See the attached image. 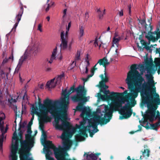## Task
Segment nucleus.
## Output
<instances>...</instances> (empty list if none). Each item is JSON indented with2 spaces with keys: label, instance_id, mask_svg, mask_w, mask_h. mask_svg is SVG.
<instances>
[{
  "label": "nucleus",
  "instance_id": "obj_1",
  "mask_svg": "<svg viewBox=\"0 0 160 160\" xmlns=\"http://www.w3.org/2000/svg\"><path fill=\"white\" fill-rule=\"evenodd\" d=\"M38 105L40 112L37 111L38 107L33 108L32 113L38 114L40 118L43 122H48L50 120L48 116L49 112L54 118L55 123L53 124L57 130H63V132L60 138L62 141L64 148L66 150L70 148L72 142L69 139L72 137V134L68 130H65L64 128L69 129L70 127L69 122L66 121L67 119V113L68 105V100L65 102L64 99L59 100L53 101L48 98L46 99L43 102L44 104L42 103L41 99L38 98Z\"/></svg>",
  "mask_w": 160,
  "mask_h": 160
},
{
  "label": "nucleus",
  "instance_id": "obj_2",
  "mask_svg": "<svg viewBox=\"0 0 160 160\" xmlns=\"http://www.w3.org/2000/svg\"><path fill=\"white\" fill-rule=\"evenodd\" d=\"M152 90V93H150V89L145 90L144 94L145 96H142V103L147 104L148 110L144 114L150 122H152L154 120L158 119L160 121V113L157 110L158 105H160V98L159 95L156 92V88L154 87Z\"/></svg>",
  "mask_w": 160,
  "mask_h": 160
},
{
  "label": "nucleus",
  "instance_id": "obj_3",
  "mask_svg": "<svg viewBox=\"0 0 160 160\" xmlns=\"http://www.w3.org/2000/svg\"><path fill=\"white\" fill-rule=\"evenodd\" d=\"M137 65L132 64L131 67V70L127 73V78L126 79V83L128 86H134L138 89H141L145 90L149 89L148 86V84L151 85L152 87H154L153 77L151 74L146 75V76L148 81V83H146L144 78L137 70ZM130 86H129V87Z\"/></svg>",
  "mask_w": 160,
  "mask_h": 160
},
{
  "label": "nucleus",
  "instance_id": "obj_4",
  "mask_svg": "<svg viewBox=\"0 0 160 160\" xmlns=\"http://www.w3.org/2000/svg\"><path fill=\"white\" fill-rule=\"evenodd\" d=\"M74 85L71 87L70 89L67 92V90H62V95L63 96L61 98V100L64 99L65 102L68 100L69 104V98L70 95L73 92L76 91L77 94L72 97V99L74 102H80L76 107L75 111H81L86 110V108L83 106L84 103L87 101L86 95L87 90L84 86H79L77 88H75Z\"/></svg>",
  "mask_w": 160,
  "mask_h": 160
},
{
  "label": "nucleus",
  "instance_id": "obj_5",
  "mask_svg": "<svg viewBox=\"0 0 160 160\" xmlns=\"http://www.w3.org/2000/svg\"><path fill=\"white\" fill-rule=\"evenodd\" d=\"M128 86V88L129 89L131 92L128 93V90H126L123 92L121 93L117 92L114 98H117L118 99L119 102L122 103V106L123 104L125 103V102L130 105L131 103H136L135 98H136L138 95L139 92H144V90L138 89V88L134 87V86Z\"/></svg>",
  "mask_w": 160,
  "mask_h": 160
},
{
  "label": "nucleus",
  "instance_id": "obj_6",
  "mask_svg": "<svg viewBox=\"0 0 160 160\" xmlns=\"http://www.w3.org/2000/svg\"><path fill=\"white\" fill-rule=\"evenodd\" d=\"M46 145L47 146V148L52 149L53 150L55 157L57 160H76L73 158L71 159L70 158H66V156L68 155V154L66 151L62 152L61 150L57 148L53 144L52 142L48 141L46 142ZM46 158L48 160H54V158L51 157L48 158V155H46Z\"/></svg>",
  "mask_w": 160,
  "mask_h": 160
},
{
  "label": "nucleus",
  "instance_id": "obj_7",
  "mask_svg": "<svg viewBox=\"0 0 160 160\" xmlns=\"http://www.w3.org/2000/svg\"><path fill=\"white\" fill-rule=\"evenodd\" d=\"M114 98L115 99L112 98V100H111L112 104V105H110V108L107 106L105 107L104 118H108V119H106L107 121L105 123L109 122L111 119L113 111H118L120 108H122L123 107L122 106V103L119 102L118 98Z\"/></svg>",
  "mask_w": 160,
  "mask_h": 160
},
{
  "label": "nucleus",
  "instance_id": "obj_8",
  "mask_svg": "<svg viewBox=\"0 0 160 160\" xmlns=\"http://www.w3.org/2000/svg\"><path fill=\"white\" fill-rule=\"evenodd\" d=\"M27 132L28 134L25 135L26 140L20 141L21 148L23 151L29 150L33 147L34 143V138L31 135L32 133L31 128L27 127Z\"/></svg>",
  "mask_w": 160,
  "mask_h": 160
},
{
  "label": "nucleus",
  "instance_id": "obj_9",
  "mask_svg": "<svg viewBox=\"0 0 160 160\" xmlns=\"http://www.w3.org/2000/svg\"><path fill=\"white\" fill-rule=\"evenodd\" d=\"M108 119L104 118H101L100 116H96L94 117L92 119L89 120L88 121V128L92 127L93 128L92 130L93 132L96 133L98 131L97 126L98 124L101 125L107 124L108 122H105L107 121L106 119Z\"/></svg>",
  "mask_w": 160,
  "mask_h": 160
},
{
  "label": "nucleus",
  "instance_id": "obj_10",
  "mask_svg": "<svg viewBox=\"0 0 160 160\" xmlns=\"http://www.w3.org/2000/svg\"><path fill=\"white\" fill-rule=\"evenodd\" d=\"M147 26L146 25L145 26V30L148 32V33L146 32H143L147 34L145 36L146 38H148L149 40L151 39L152 41V42L158 41L159 38L160 39V29L159 28H157L156 30L152 32H151L152 29V27L148 26L149 28H147Z\"/></svg>",
  "mask_w": 160,
  "mask_h": 160
},
{
  "label": "nucleus",
  "instance_id": "obj_11",
  "mask_svg": "<svg viewBox=\"0 0 160 160\" xmlns=\"http://www.w3.org/2000/svg\"><path fill=\"white\" fill-rule=\"evenodd\" d=\"M76 129H79V133L76 134L75 136V139L77 141H81L84 140L85 138L83 136L86 137L88 136V134L86 133V131L87 130L89 133V136L91 137H92L95 132H92L90 128H87V127H85L84 129L81 128L80 126L76 124Z\"/></svg>",
  "mask_w": 160,
  "mask_h": 160
},
{
  "label": "nucleus",
  "instance_id": "obj_12",
  "mask_svg": "<svg viewBox=\"0 0 160 160\" xmlns=\"http://www.w3.org/2000/svg\"><path fill=\"white\" fill-rule=\"evenodd\" d=\"M137 103H131V105H129L128 104H125V105L123 106L121 108V114L122 115V116L120 117V119H127L131 117L132 114V110L131 108L134 107L136 104Z\"/></svg>",
  "mask_w": 160,
  "mask_h": 160
},
{
  "label": "nucleus",
  "instance_id": "obj_13",
  "mask_svg": "<svg viewBox=\"0 0 160 160\" xmlns=\"http://www.w3.org/2000/svg\"><path fill=\"white\" fill-rule=\"evenodd\" d=\"M100 91L101 92H102L104 95H102L100 93H98V98H100L103 101L112 100V99L114 98L117 92H111L110 94L108 95V94L110 93L109 90H105L102 89H100Z\"/></svg>",
  "mask_w": 160,
  "mask_h": 160
},
{
  "label": "nucleus",
  "instance_id": "obj_14",
  "mask_svg": "<svg viewBox=\"0 0 160 160\" xmlns=\"http://www.w3.org/2000/svg\"><path fill=\"white\" fill-rule=\"evenodd\" d=\"M30 57V54L28 52L27 50H26L23 55L21 57L19 60L18 63L15 70L16 72H18L23 62Z\"/></svg>",
  "mask_w": 160,
  "mask_h": 160
},
{
  "label": "nucleus",
  "instance_id": "obj_15",
  "mask_svg": "<svg viewBox=\"0 0 160 160\" xmlns=\"http://www.w3.org/2000/svg\"><path fill=\"white\" fill-rule=\"evenodd\" d=\"M98 63H99L100 66L102 65L103 67L106 68V65H108L109 64V62H108L106 57H104L102 59H100L98 62L94 66L93 68L91 69V72L92 74L94 75L95 71L97 69V68L96 67Z\"/></svg>",
  "mask_w": 160,
  "mask_h": 160
},
{
  "label": "nucleus",
  "instance_id": "obj_16",
  "mask_svg": "<svg viewBox=\"0 0 160 160\" xmlns=\"http://www.w3.org/2000/svg\"><path fill=\"white\" fill-rule=\"evenodd\" d=\"M100 155H101V153L100 152L96 153L95 154L92 153L89 154V152L87 153H85L84 154V156L86 157L87 160H96Z\"/></svg>",
  "mask_w": 160,
  "mask_h": 160
},
{
  "label": "nucleus",
  "instance_id": "obj_17",
  "mask_svg": "<svg viewBox=\"0 0 160 160\" xmlns=\"http://www.w3.org/2000/svg\"><path fill=\"white\" fill-rule=\"evenodd\" d=\"M152 58L149 60L148 58H147L145 60V63L146 66L148 73H150L151 71L153 69L152 67Z\"/></svg>",
  "mask_w": 160,
  "mask_h": 160
},
{
  "label": "nucleus",
  "instance_id": "obj_18",
  "mask_svg": "<svg viewBox=\"0 0 160 160\" xmlns=\"http://www.w3.org/2000/svg\"><path fill=\"white\" fill-rule=\"evenodd\" d=\"M67 36L64 38V34L63 32H62L61 33V43L60 44L61 49H66L67 46V41L66 38Z\"/></svg>",
  "mask_w": 160,
  "mask_h": 160
},
{
  "label": "nucleus",
  "instance_id": "obj_19",
  "mask_svg": "<svg viewBox=\"0 0 160 160\" xmlns=\"http://www.w3.org/2000/svg\"><path fill=\"white\" fill-rule=\"evenodd\" d=\"M105 77H104L103 74H102L100 75V77L101 78L102 81L99 82V85H102L108 82L109 81L107 75V73L105 72L104 73Z\"/></svg>",
  "mask_w": 160,
  "mask_h": 160
},
{
  "label": "nucleus",
  "instance_id": "obj_20",
  "mask_svg": "<svg viewBox=\"0 0 160 160\" xmlns=\"http://www.w3.org/2000/svg\"><path fill=\"white\" fill-rule=\"evenodd\" d=\"M22 17V16L19 15H17L15 19L16 20V22L15 23V24L14 25V26L12 28V30H14L15 31V29L17 27V26L18 25V24L19 23V22L21 20V18Z\"/></svg>",
  "mask_w": 160,
  "mask_h": 160
},
{
  "label": "nucleus",
  "instance_id": "obj_21",
  "mask_svg": "<svg viewBox=\"0 0 160 160\" xmlns=\"http://www.w3.org/2000/svg\"><path fill=\"white\" fill-rule=\"evenodd\" d=\"M143 117L144 118V120L143 121L142 123L143 124L145 123H147L145 126H144L143 125H142V126L146 128L147 129H150V127L149 126V124L150 123L148 122V119L147 117L145 116L144 114L143 115Z\"/></svg>",
  "mask_w": 160,
  "mask_h": 160
},
{
  "label": "nucleus",
  "instance_id": "obj_22",
  "mask_svg": "<svg viewBox=\"0 0 160 160\" xmlns=\"http://www.w3.org/2000/svg\"><path fill=\"white\" fill-rule=\"evenodd\" d=\"M150 126V129H151L154 130H157V128L159 125H160V121H158V122L155 124H149Z\"/></svg>",
  "mask_w": 160,
  "mask_h": 160
},
{
  "label": "nucleus",
  "instance_id": "obj_23",
  "mask_svg": "<svg viewBox=\"0 0 160 160\" xmlns=\"http://www.w3.org/2000/svg\"><path fill=\"white\" fill-rule=\"evenodd\" d=\"M57 52V47L55 48L54 49L53 51L52 52V54L51 57L50 58V60L49 61V63H51L53 60L55 59L56 58V55Z\"/></svg>",
  "mask_w": 160,
  "mask_h": 160
},
{
  "label": "nucleus",
  "instance_id": "obj_24",
  "mask_svg": "<svg viewBox=\"0 0 160 160\" xmlns=\"http://www.w3.org/2000/svg\"><path fill=\"white\" fill-rule=\"evenodd\" d=\"M106 10L104 9L102 12L100 10V9H98L97 12L98 13V16L99 19H102L103 17V16L105 13Z\"/></svg>",
  "mask_w": 160,
  "mask_h": 160
},
{
  "label": "nucleus",
  "instance_id": "obj_25",
  "mask_svg": "<svg viewBox=\"0 0 160 160\" xmlns=\"http://www.w3.org/2000/svg\"><path fill=\"white\" fill-rule=\"evenodd\" d=\"M18 147L14 145L12 141V146L11 151L12 154H16L18 149Z\"/></svg>",
  "mask_w": 160,
  "mask_h": 160
},
{
  "label": "nucleus",
  "instance_id": "obj_26",
  "mask_svg": "<svg viewBox=\"0 0 160 160\" xmlns=\"http://www.w3.org/2000/svg\"><path fill=\"white\" fill-rule=\"evenodd\" d=\"M80 54H81L80 51L78 50L77 51V53L75 55V61H73L72 63V64H73V63H75V65H76V63L75 61L79 60L81 58Z\"/></svg>",
  "mask_w": 160,
  "mask_h": 160
},
{
  "label": "nucleus",
  "instance_id": "obj_27",
  "mask_svg": "<svg viewBox=\"0 0 160 160\" xmlns=\"http://www.w3.org/2000/svg\"><path fill=\"white\" fill-rule=\"evenodd\" d=\"M84 28L82 26H79V38L80 39L84 34Z\"/></svg>",
  "mask_w": 160,
  "mask_h": 160
},
{
  "label": "nucleus",
  "instance_id": "obj_28",
  "mask_svg": "<svg viewBox=\"0 0 160 160\" xmlns=\"http://www.w3.org/2000/svg\"><path fill=\"white\" fill-rule=\"evenodd\" d=\"M142 153L143 156L144 157H148L149 156L150 151L149 150V149H144L143 152L142 151Z\"/></svg>",
  "mask_w": 160,
  "mask_h": 160
},
{
  "label": "nucleus",
  "instance_id": "obj_29",
  "mask_svg": "<svg viewBox=\"0 0 160 160\" xmlns=\"http://www.w3.org/2000/svg\"><path fill=\"white\" fill-rule=\"evenodd\" d=\"M121 39V38L120 37H118L117 38L114 37L113 38V43L116 44V45L118 46V42Z\"/></svg>",
  "mask_w": 160,
  "mask_h": 160
},
{
  "label": "nucleus",
  "instance_id": "obj_30",
  "mask_svg": "<svg viewBox=\"0 0 160 160\" xmlns=\"http://www.w3.org/2000/svg\"><path fill=\"white\" fill-rule=\"evenodd\" d=\"M40 120L39 121V128L42 131V132H44V123H43L45 122H43L41 120V119L40 118Z\"/></svg>",
  "mask_w": 160,
  "mask_h": 160
},
{
  "label": "nucleus",
  "instance_id": "obj_31",
  "mask_svg": "<svg viewBox=\"0 0 160 160\" xmlns=\"http://www.w3.org/2000/svg\"><path fill=\"white\" fill-rule=\"evenodd\" d=\"M28 157L27 155L25 154H20V160H33L31 158L28 159Z\"/></svg>",
  "mask_w": 160,
  "mask_h": 160
},
{
  "label": "nucleus",
  "instance_id": "obj_32",
  "mask_svg": "<svg viewBox=\"0 0 160 160\" xmlns=\"http://www.w3.org/2000/svg\"><path fill=\"white\" fill-rule=\"evenodd\" d=\"M50 1V0H47V4L48 6L45 9V10L47 12L49 10V8L52 6L54 3V2L52 1L50 3H49Z\"/></svg>",
  "mask_w": 160,
  "mask_h": 160
},
{
  "label": "nucleus",
  "instance_id": "obj_33",
  "mask_svg": "<svg viewBox=\"0 0 160 160\" xmlns=\"http://www.w3.org/2000/svg\"><path fill=\"white\" fill-rule=\"evenodd\" d=\"M86 118H83V121L80 122V125H79L80 126L81 128L84 129V127H85L84 126V125L85 124L86 122ZM88 126H86V127H87V128H88Z\"/></svg>",
  "mask_w": 160,
  "mask_h": 160
},
{
  "label": "nucleus",
  "instance_id": "obj_34",
  "mask_svg": "<svg viewBox=\"0 0 160 160\" xmlns=\"http://www.w3.org/2000/svg\"><path fill=\"white\" fill-rule=\"evenodd\" d=\"M20 9L18 12V15L22 16L23 12V5L21 2H20Z\"/></svg>",
  "mask_w": 160,
  "mask_h": 160
},
{
  "label": "nucleus",
  "instance_id": "obj_35",
  "mask_svg": "<svg viewBox=\"0 0 160 160\" xmlns=\"http://www.w3.org/2000/svg\"><path fill=\"white\" fill-rule=\"evenodd\" d=\"M154 62L156 66H160V57L155 58Z\"/></svg>",
  "mask_w": 160,
  "mask_h": 160
},
{
  "label": "nucleus",
  "instance_id": "obj_36",
  "mask_svg": "<svg viewBox=\"0 0 160 160\" xmlns=\"http://www.w3.org/2000/svg\"><path fill=\"white\" fill-rule=\"evenodd\" d=\"M5 117H4L3 118L0 119V129L2 132L3 131L4 129V127L3 126V122H2V123L1 121L2 120L4 119Z\"/></svg>",
  "mask_w": 160,
  "mask_h": 160
},
{
  "label": "nucleus",
  "instance_id": "obj_37",
  "mask_svg": "<svg viewBox=\"0 0 160 160\" xmlns=\"http://www.w3.org/2000/svg\"><path fill=\"white\" fill-rule=\"evenodd\" d=\"M98 87L100 89H102L103 90H106L108 88V86L106 85V84L99 85Z\"/></svg>",
  "mask_w": 160,
  "mask_h": 160
},
{
  "label": "nucleus",
  "instance_id": "obj_38",
  "mask_svg": "<svg viewBox=\"0 0 160 160\" xmlns=\"http://www.w3.org/2000/svg\"><path fill=\"white\" fill-rule=\"evenodd\" d=\"M32 50L33 51V53L36 54L38 52V46L34 45L32 48Z\"/></svg>",
  "mask_w": 160,
  "mask_h": 160
},
{
  "label": "nucleus",
  "instance_id": "obj_39",
  "mask_svg": "<svg viewBox=\"0 0 160 160\" xmlns=\"http://www.w3.org/2000/svg\"><path fill=\"white\" fill-rule=\"evenodd\" d=\"M148 25L146 23V25H145V26L147 25V28H149L148 26H152H152L151 25V21H152V17H151L149 18L148 19Z\"/></svg>",
  "mask_w": 160,
  "mask_h": 160
},
{
  "label": "nucleus",
  "instance_id": "obj_40",
  "mask_svg": "<svg viewBox=\"0 0 160 160\" xmlns=\"http://www.w3.org/2000/svg\"><path fill=\"white\" fill-rule=\"evenodd\" d=\"M12 139L15 140H20L18 137V136L17 133L16 132H15L13 134V136L12 138Z\"/></svg>",
  "mask_w": 160,
  "mask_h": 160
},
{
  "label": "nucleus",
  "instance_id": "obj_41",
  "mask_svg": "<svg viewBox=\"0 0 160 160\" xmlns=\"http://www.w3.org/2000/svg\"><path fill=\"white\" fill-rule=\"evenodd\" d=\"M153 47V45H151L150 46H148L147 44L144 46V48L147 50H149L151 51H152V49H151V47Z\"/></svg>",
  "mask_w": 160,
  "mask_h": 160
},
{
  "label": "nucleus",
  "instance_id": "obj_42",
  "mask_svg": "<svg viewBox=\"0 0 160 160\" xmlns=\"http://www.w3.org/2000/svg\"><path fill=\"white\" fill-rule=\"evenodd\" d=\"M51 85V87L52 88H54L55 87V85H54L53 86L52 84V83H51L50 82H49V81H48L47 82L46 84V86L50 88V86Z\"/></svg>",
  "mask_w": 160,
  "mask_h": 160
},
{
  "label": "nucleus",
  "instance_id": "obj_43",
  "mask_svg": "<svg viewBox=\"0 0 160 160\" xmlns=\"http://www.w3.org/2000/svg\"><path fill=\"white\" fill-rule=\"evenodd\" d=\"M15 115L16 116H18V117H20L21 116L22 114V112L21 113L20 112L18 111V112H17V110L16 111L15 110H14Z\"/></svg>",
  "mask_w": 160,
  "mask_h": 160
},
{
  "label": "nucleus",
  "instance_id": "obj_44",
  "mask_svg": "<svg viewBox=\"0 0 160 160\" xmlns=\"http://www.w3.org/2000/svg\"><path fill=\"white\" fill-rule=\"evenodd\" d=\"M46 150L47 152V153L46 154V156L47 155H48V158L49 157H50V155L52 154V152L51 151V150H50V149L48 148H47Z\"/></svg>",
  "mask_w": 160,
  "mask_h": 160
},
{
  "label": "nucleus",
  "instance_id": "obj_45",
  "mask_svg": "<svg viewBox=\"0 0 160 160\" xmlns=\"http://www.w3.org/2000/svg\"><path fill=\"white\" fill-rule=\"evenodd\" d=\"M8 101L10 104H12L13 102H16V100L15 99H13L12 98L10 99H8Z\"/></svg>",
  "mask_w": 160,
  "mask_h": 160
},
{
  "label": "nucleus",
  "instance_id": "obj_46",
  "mask_svg": "<svg viewBox=\"0 0 160 160\" xmlns=\"http://www.w3.org/2000/svg\"><path fill=\"white\" fill-rule=\"evenodd\" d=\"M36 106H35L34 105H33L32 106V118H31V120H32H32L34 118V114H33V113H32V109H33V108L34 107V108H35V107H36ZM35 114H37L38 116V117L40 118V117H39V114H35Z\"/></svg>",
  "mask_w": 160,
  "mask_h": 160
},
{
  "label": "nucleus",
  "instance_id": "obj_47",
  "mask_svg": "<svg viewBox=\"0 0 160 160\" xmlns=\"http://www.w3.org/2000/svg\"><path fill=\"white\" fill-rule=\"evenodd\" d=\"M26 123H23L22 124H20L18 128L19 130H21V128H24L25 126Z\"/></svg>",
  "mask_w": 160,
  "mask_h": 160
},
{
  "label": "nucleus",
  "instance_id": "obj_48",
  "mask_svg": "<svg viewBox=\"0 0 160 160\" xmlns=\"http://www.w3.org/2000/svg\"><path fill=\"white\" fill-rule=\"evenodd\" d=\"M71 27V22H70L68 23V28L67 29V31L66 32V37L68 36V32L69 30V28Z\"/></svg>",
  "mask_w": 160,
  "mask_h": 160
},
{
  "label": "nucleus",
  "instance_id": "obj_49",
  "mask_svg": "<svg viewBox=\"0 0 160 160\" xmlns=\"http://www.w3.org/2000/svg\"><path fill=\"white\" fill-rule=\"evenodd\" d=\"M12 160H17V156L16 154H12Z\"/></svg>",
  "mask_w": 160,
  "mask_h": 160
},
{
  "label": "nucleus",
  "instance_id": "obj_50",
  "mask_svg": "<svg viewBox=\"0 0 160 160\" xmlns=\"http://www.w3.org/2000/svg\"><path fill=\"white\" fill-rule=\"evenodd\" d=\"M42 27V24L41 23L38 24V30H39L41 32H42V31L41 29V28Z\"/></svg>",
  "mask_w": 160,
  "mask_h": 160
},
{
  "label": "nucleus",
  "instance_id": "obj_51",
  "mask_svg": "<svg viewBox=\"0 0 160 160\" xmlns=\"http://www.w3.org/2000/svg\"><path fill=\"white\" fill-rule=\"evenodd\" d=\"M89 15L88 14V12H86L85 13V21H87L88 18H89Z\"/></svg>",
  "mask_w": 160,
  "mask_h": 160
},
{
  "label": "nucleus",
  "instance_id": "obj_52",
  "mask_svg": "<svg viewBox=\"0 0 160 160\" xmlns=\"http://www.w3.org/2000/svg\"><path fill=\"white\" fill-rule=\"evenodd\" d=\"M84 111H82V112L81 113L80 115V117L82 118H86L85 117L86 113L84 112Z\"/></svg>",
  "mask_w": 160,
  "mask_h": 160
},
{
  "label": "nucleus",
  "instance_id": "obj_53",
  "mask_svg": "<svg viewBox=\"0 0 160 160\" xmlns=\"http://www.w3.org/2000/svg\"><path fill=\"white\" fill-rule=\"evenodd\" d=\"M140 42L142 44L143 46H145L146 45L147 43V42H145L143 40H141V41H140Z\"/></svg>",
  "mask_w": 160,
  "mask_h": 160
},
{
  "label": "nucleus",
  "instance_id": "obj_54",
  "mask_svg": "<svg viewBox=\"0 0 160 160\" xmlns=\"http://www.w3.org/2000/svg\"><path fill=\"white\" fill-rule=\"evenodd\" d=\"M42 135L43 136V138L44 139H46L47 138V136L46 132H44H44H42Z\"/></svg>",
  "mask_w": 160,
  "mask_h": 160
},
{
  "label": "nucleus",
  "instance_id": "obj_55",
  "mask_svg": "<svg viewBox=\"0 0 160 160\" xmlns=\"http://www.w3.org/2000/svg\"><path fill=\"white\" fill-rule=\"evenodd\" d=\"M63 74H61L60 75L58 76V78H57V81L60 80L63 77Z\"/></svg>",
  "mask_w": 160,
  "mask_h": 160
},
{
  "label": "nucleus",
  "instance_id": "obj_56",
  "mask_svg": "<svg viewBox=\"0 0 160 160\" xmlns=\"http://www.w3.org/2000/svg\"><path fill=\"white\" fill-rule=\"evenodd\" d=\"M156 53H159V56L160 57V48H157L156 50Z\"/></svg>",
  "mask_w": 160,
  "mask_h": 160
},
{
  "label": "nucleus",
  "instance_id": "obj_57",
  "mask_svg": "<svg viewBox=\"0 0 160 160\" xmlns=\"http://www.w3.org/2000/svg\"><path fill=\"white\" fill-rule=\"evenodd\" d=\"M5 117L4 113L3 112H0V119L3 118L4 117Z\"/></svg>",
  "mask_w": 160,
  "mask_h": 160
},
{
  "label": "nucleus",
  "instance_id": "obj_58",
  "mask_svg": "<svg viewBox=\"0 0 160 160\" xmlns=\"http://www.w3.org/2000/svg\"><path fill=\"white\" fill-rule=\"evenodd\" d=\"M32 120H30V121L28 123V125L27 127L31 128V125H32Z\"/></svg>",
  "mask_w": 160,
  "mask_h": 160
},
{
  "label": "nucleus",
  "instance_id": "obj_59",
  "mask_svg": "<svg viewBox=\"0 0 160 160\" xmlns=\"http://www.w3.org/2000/svg\"><path fill=\"white\" fill-rule=\"evenodd\" d=\"M67 11V9H65L63 10V15L62 16V17L63 18H64L65 17V15H66V14Z\"/></svg>",
  "mask_w": 160,
  "mask_h": 160
},
{
  "label": "nucleus",
  "instance_id": "obj_60",
  "mask_svg": "<svg viewBox=\"0 0 160 160\" xmlns=\"http://www.w3.org/2000/svg\"><path fill=\"white\" fill-rule=\"evenodd\" d=\"M2 93L0 90V102H2Z\"/></svg>",
  "mask_w": 160,
  "mask_h": 160
},
{
  "label": "nucleus",
  "instance_id": "obj_61",
  "mask_svg": "<svg viewBox=\"0 0 160 160\" xmlns=\"http://www.w3.org/2000/svg\"><path fill=\"white\" fill-rule=\"evenodd\" d=\"M140 23L142 25H143L144 24H145V25H146V21L144 19L143 20H142L141 21Z\"/></svg>",
  "mask_w": 160,
  "mask_h": 160
},
{
  "label": "nucleus",
  "instance_id": "obj_62",
  "mask_svg": "<svg viewBox=\"0 0 160 160\" xmlns=\"http://www.w3.org/2000/svg\"><path fill=\"white\" fill-rule=\"evenodd\" d=\"M20 140H16V142H15V144H14V145L18 147L19 145V141Z\"/></svg>",
  "mask_w": 160,
  "mask_h": 160
},
{
  "label": "nucleus",
  "instance_id": "obj_63",
  "mask_svg": "<svg viewBox=\"0 0 160 160\" xmlns=\"http://www.w3.org/2000/svg\"><path fill=\"white\" fill-rule=\"evenodd\" d=\"M20 132L18 133V135L21 138H22V132L21 130H19Z\"/></svg>",
  "mask_w": 160,
  "mask_h": 160
},
{
  "label": "nucleus",
  "instance_id": "obj_64",
  "mask_svg": "<svg viewBox=\"0 0 160 160\" xmlns=\"http://www.w3.org/2000/svg\"><path fill=\"white\" fill-rule=\"evenodd\" d=\"M119 16L120 17L122 16L123 15V12L122 10H121V11L119 12Z\"/></svg>",
  "mask_w": 160,
  "mask_h": 160
}]
</instances>
